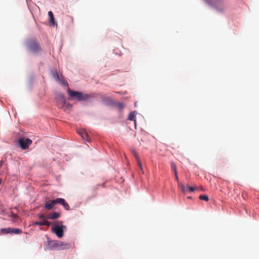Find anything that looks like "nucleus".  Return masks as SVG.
Returning a JSON list of instances; mask_svg holds the SVG:
<instances>
[{
	"instance_id": "7",
	"label": "nucleus",
	"mask_w": 259,
	"mask_h": 259,
	"mask_svg": "<svg viewBox=\"0 0 259 259\" xmlns=\"http://www.w3.org/2000/svg\"><path fill=\"white\" fill-rule=\"evenodd\" d=\"M51 243L53 246L57 247L59 249H67L71 246L70 243H64L57 241H52Z\"/></svg>"
},
{
	"instance_id": "23",
	"label": "nucleus",
	"mask_w": 259,
	"mask_h": 259,
	"mask_svg": "<svg viewBox=\"0 0 259 259\" xmlns=\"http://www.w3.org/2000/svg\"><path fill=\"white\" fill-rule=\"evenodd\" d=\"M58 80H60L61 81V83L64 85H68V83L67 82V81L63 79H61L60 78V79H59Z\"/></svg>"
},
{
	"instance_id": "20",
	"label": "nucleus",
	"mask_w": 259,
	"mask_h": 259,
	"mask_svg": "<svg viewBox=\"0 0 259 259\" xmlns=\"http://www.w3.org/2000/svg\"><path fill=\"white\" fill-rule=\"evenodd\" d=\"M199 198L205 201H208L209 200V198L206 195H200Z\"/></svg>"
},
{
	"instance_id": "22",
	"label": "nucleus",
	"mask_w": 259,
	"mask_h": 259,
	"mask_svg": "<svg viewBox=\"0 0 259 259\" xmlns=\"http://www.w3.org/2000/svg\"><path fill=\"white\" fill-rule=\"evenodd\" d=\"M39 218L40 219H42L43 220H47V219H48L47 218V215L46 216L45 214H40L39 215Z\"/></svg>"
},
{
	"instance_id": "8",
	"label": "nucleus",
	"mask_w": 259,
	"mask_h": 259,
	"mask_svg": "<svg viewBox=\"0 0 259 259\" xmlns=\"http://www.w3.org/2000/svg\"><path fill=\"white\" fill-rule=\"evenodd\" d=\"M57 204H58V198L46 201L44 207L48 210H51L54 207L55 205Z\"/></svg>"
},
{
	"instance_id": "16",
	"label": "nucleus",
	"mask_w": 259,
	"mask_h": 259,
	"mask_svg": "<svg viewBox=\"0 0 259 259\" xmlns=\"http://www.w3.org/2000/svg\"><path fill=\"white\" fill-rule=\"evenodd\" d=\"M135 112H131L130 113L128 116V120H134L135 123H136V120L135 119Z\"/></svg>"
},
{
	"instance_id": "9",
	"label": "nucleus",
	"mask_w": 259,
	"mask_h": 259,
	"mask_svg": "<svg viewBox=\"0 0 259 259\" xmlns=\"http://www.w3.org/2000/svg\"><path fill=\"white\" fill-rule=\"evenodd\" d=\"M58 204H60L63 206L64 208L67 210H68L70 209L69 205L66 202L64 199L59 198H58Z\"/></svg>"
},
{
	"instance_id": "24",
	"label": "nucleus",
	"mask_w": 259,
	"mask_h": 259,
	"mask_svg": "<svg viewBox=\"0 0 259 259\" xmlns=\"http://www.w3.org/2000/svg\"><path fill=\"white\" fill-rule=\"evenodd\" d=\"M188 189H189V191H190L191 192H193V191H194L195 190L197 189V188L196 187H194L188 186Z\"/></svg>"
},
{
	"instance_id": "27",
	"label": "nucleus",
	"mask_w": 259,
	"mask_h": 259,
	"mask_svg": "<svg viewBox=\"0 0 259 259\" xmlns=\"http://www.w3.org/2000/svg\"><path fill=\"white\" fill-rule=\"evenodd\" d=\"M2 182V179L0 178V184H1Z\"/></svg>"
},
{
	"instance_id": "11",
	"label": "nucleus",
	"mask_w": 259,
	"mask_h": 259,
	"mask_svg": "<svg viewBox=\"0 0 259 259\" xmlns=\"http://www.w3.org/2000/svg\"><path fill=\"white\" fill-rule=\"evenodd\" d=\"M78 134L85 140H88V135L83 129L78 130Z\"/></svg>"
},
{
	"instance_id": "2",
	"label": "nucleus",
	"mask_w": 259,
	"mask_h": 259,
	"mask_svg": "<svg viewBox=\"0 0 259 259\" xmlns=\"http://www.w3.org/2000/svg\"><path fill=\"white\" fill-rule=\"evenodd\" d=\"M204 1L209 6L220 11H223L225 8L223 0H204Z\"/></svg>"
},
{
	"instance_id": "1",
	"label": "nucleus",
	"mask_w": 259,
	"mask_h": 259,
	"mask_svg": "<svg viewBox=\"0 0 259 259\" xmlns=\"http://www.w3.org/2000/svg\"><path fill=\"white\" fill-rule=\"evenodd\" d=\"M67 92L70 99L72 100H77L78 101H90L94 97L93 94H88L86 93L74 91L68 88Z\"/></svg>"
},
{
	"instance_id": "25",
	"label": "nucleus",
	"mask_w": 259,
	"mask_h": 259,
	"mask_svg": "<svg viewBox=\"0 0 259 259\" xmlns=\"http://www.w3.org/2000/svg\"><path fill=\"white\" fill-rule=\"evenodd\" d=\"M117 105L118 108L120 109H122L123 108V104L121 103H118Z\"/></svg>"
},
{
	"instance_id": "4",
	"label": "nucleus",
	"mask_w": 259,
	"mask_h": 259,
	"mask_svg": "<svg viewBox=\"0 0 259 259\" xmlns=\"http://www.w3.org/2000/svg\"><path fill=\"white\" fill-rule=\"evenodd\" d=\"M66 229V227L62 224L61 222H59L58 224L52 227L53 232L59 238H61L63 236L64 230Z\"/></svg>"
},
{
	"instance_id": "26",
	"label": "nucleus",
	"mask_w": 259,
	"mask_h": 259,
	"mask_svg": "<svg viewBox=\"0 0 259 259\" xmlns=\"http://www.w3.org/2000/svg\"><path fill=\"white\" fill-rule=\"evenodd\" d=\"M175 175L176 180H177V181L178 183H179V182H179V177H178V173H177V172L175 173Z\"/></svg>"
},
{
	"instance_id": "10",
	"label": "nucleus",
	"mask_w": 259,
	"mask_h": 259,
	"mask_svg": "<svg viewBox=\"0 0 259 259\" xmlns=\"http://www.w3.org/2000/svg\"><path fill=\"white\" fill-rule=\"evenodd\" d=\"M60 216V214L57 212H53L52 213H50L49 214L47 215V218L48 219L50 220H55L58 218H59Z\"/></svg>"
},
{
	"instance_id": "15",
	"label": "nucleus",
	"mask_w": 259,
	"mask_h": 259,
	"mask_svg": "<svg viewBox=\"0 0 259 259\" xmlns=\"http://www.w3.org/2000/svg\"><path fill=\"white\" fill-rule=\"evenodd\" d=\"M22 233V230L18 228H11V234H19Z\"/></svg>"
},
{
	"instance_id": "3",
	"label": "nucleus",
	"mask_w": 259,
	"mask_h": 259,
	"mask_svg": "<svg viewBox=\"0 0 259 259\" xmlns=\"http://www.w3.org/2000/svg\"><path fill=\"white\" fill-rule=\"evenodd\" d=\"M56 100L58 107L60 108L64 107L71 108L72 107L70 104L66 103L65 96L61 93L57 94L56 97Z\"/></svg>"
},
{
	"instance_id": "14",
	"label": "nucleus",
	"mask_w": 259,
	"mask_h": 259,
	"mask_svg": "<svg viewBox=\"0 0 259 259\" xmlns=\"http://www.w3.org/2000/svg\"><path fill=\"white\" fill-rule=\"evenodd\" d=\"M134 155H135V158L137 160V163H138V165L139 166V167L140 168V169L143 170V167H142V163H141V161L140 159V158L139 157V156L138 155L137 153L136 152H134Z\"/></svg>"
},
{
	"instance_id": "6",
	"label": "nucleus",
	"mask_w": 259,
	"mask_h": 259,
	"mask_svg": "<svg viewBox=\"0 0 259 259\" xmlns=\"http://www.w3.org/2000/svg\"><path fill=\"white\" fill-rule=\"evenodd\" d=\"M18 144L21 148L23 149H26L28 148L29 146L32 143V140L29 138H21L18 140Z\"/></svg>"
},
{
	"instance_id": "5",
	"label": "nucleus",
	"mask_w": 259,
	"mask_h": 259,
	"mask_svg": "<svg viewBox=\"0 0 259 259\" xmlns=\"http://www.w3.org/2000/svg\"><path fill=\"white\" fill-rule=\"evenodd\" d=\"M28 46L29 50L33 53H38L42 51L39 44L34 40H30L28 42Z\"/></svg>"
},
{
	"instance_id": "17",
	"label": "nucleus",
	"mask_w": 259,
	"mask_h": 259,
	"mask_svg": "<svg viewBox=\"0 0 259 259\" xmlns=\"http://www.w3.org/2000/svg\"><path fill=\"white\" fill-rule=\"evenodd\" d=\"M48 15L50 17L51 23H52L53 24H54L55 23V20L54 18V15H53V13H52V12L49 11L48 12Z\"/></svg>"
},
{
	"instance_id": "13",
	"label": "nucleus",
	"mask_w": 259,
	"mask_h": 259,
	"mask_svg": "<svg viewBox=\"0 0 259 259\" xmlns=\"http://www.w3.org/2000/svg\"><path fill=\"white\" fill-rule=\"evenodd\" d=\"M178 187L184 193H186L188 191V186L186 187L185 185L181 182H179Z\"/></svg>"
},
{
	"instance_id": "19",
	"label": "nucleus",
	"mask_w": 259,
	"mask_h": 259,
	"mask_svg": "<svg viewBox=\"0 0 259 259\" xmlns=\"http://www.w3.org/2000/svg\"><path fill=\"white\" fill-rule=\"evenodd\" d=\"M52 75L54 76V77L55 78V79H56L57 80L60 79V77H59V75L57 70L53 71Z\"/></svg>"
},
{
	"instance_id": "21",
	"label": "nucleus",
	"mask_w": 259,
	"mask_h": 259,
	"mask_svg": "<svg viewBox=\"0 0 259 259\" xmlns=\"http://www.w3.org/2000/svg\"><path fill=\"white\" fill-rule=\"evenodd\" d=\"M171 168L174 170V171L175 173L177 172V166H176V164L174 162H171Z\"/></svg>"
},
{
	"instance_id": "12",
	"label": "nucleus",
	"mask_w": 259,
	"mask_h": 259,
	"mask_svg": "<svg viewBox=\"0 0 259 259\" xmlns=\"http://www.w3.org/2000/svg\"><path fill=\"white\" fill-rule=\"evenodd\" d=\"M33 225L37 226H50L51 225V223L47 220H43L40 222H35L33 223Z\"/></svg>"
},
{
	"instance_id": "18",
	"label": "nucleus",
	"mask_w": 259,
	"mask_h": 259,
	"mask_svg": "<svg viewBox=\"0 0 259 259\" xmlns=\"http://www.w3.org/2000/svg\"><path fill=\"white\" fill-rule=\"evenodd\" d=\"M1 232L5 234H11V228H3L1 229Z\"/></svg>"
}]
</instances>
